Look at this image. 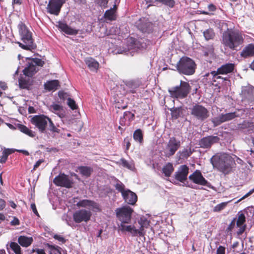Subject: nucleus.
Returning a JSON list of instances; mask_svg holds the SVG:
<instances>
[{
  "label": "nucleus",
  "instance_id": "864d4df0",
  "mask_svg": "<svg viewBox=\"0 0 254 254\" xmlns=\"http://www.w3.org/2000/svg\"><path fill=\"white\" fill-rule=\"evenodd\" d=\"M254 192V188L252 190H250L247 193H246L245 195H244L242 197H241L240 199L238 200L236 202V203H238L240 202L242 200L244 199L245 198H247V197L251 195L252 194H253Z\"/></svg>",
  "mask_w": 254,
  "mask_h": 254
},
{
  "label": "nucleus",
  "instance_id": "c756f323",
  "mask_svg": "<svg viewBox=\"0 0 254 254\" xmlns=\"http://www.w3.org/2000/svg\"><path fill=\"white\" fill-rule=\"evenodd\" d=\"M18 242L21 246L28 247L32 244L33 238L32 237L20 236L18 237Z\"/></svg>",
  "mask_w": 254,
  "mask_h": 254
},
{
  "label": "nucleus",
  "instance_id": "6e6d98bb",
  "mask_svg": "<svg viewBox=\"0 0 254 254\" xmlns=\"http://www.w3.org/2000/svg\"><path fill=\"white\" fill-rule=\"evenodd\" d=\"M54 238L62 243H64L65 242V239L61 235H55Z\"/></svg>",
  "mask_w": 254,
  "mask_h": 254
},
{
  "label": "nucleus",
  "instance_id": "0e129e2a",
  "mask_svg": "<svg viewBox=\"0 0 254 254\" xmlns=\"http://www.w3.org/2000/svg\"><path fill=\"white\" fill-rule=\"evenodd\" d=\"M0 87L1 88H2L3 90H5L6 87V84L5 82H0Z\"/></svg>",
  "mask_w": 254,
  "mask_h": 254
},
{
  "label": "nucleus",
  "instance_id": "e2e57ef3",
  "mask_svg": "<svg viewBox=\"0 0 254 254\" xmlns=\"http://www.w3.org/2000/svg\"><path fill=\"white\" fill-rule=\"evenodd\" d=\"M208 8L210 11H214L216 10V6L213 4H210L208 6Z\"/></svg>",
  "mask_w": 254,
  "mask_h": 254
},
{
  "label": "nucleus",
  "instance_id": "4468645a",
  "mask_svg": "<svg viewBox=\"0 0 254 254\" xmlns=\"http://www.w3.org/2000/svg\"><path fill=\"white\" fill-rule=\"evenodd\" d=\"M91 215L90 210L83 209L76 211L73 214V218L76 223L87 222L90 219Z\"/></svg>",
  "mask_w": 254,
  "mask_h": 254
},
{
  "label": "nucleus",
  "instance_id": "a878e982",
  "mask_svg": "<svg viewBox=\"0 0 254 254\" xmlns=\"http://www.w3.org/2000/svg\"><path fill=\"white\" fill-rule=\"evenodd\" d=\"M31 77L26 75L21 76L18 80L19 87L22 89H29L33 81Z\"/></svg>",
  "mask_w": 254,
  "mask_h": 254
},
{
  "label": "nucleus",
  "instance_id": "49530a36",
  "mask_svg": "<svg viewBox=\"0 0 254 254\" xmlns=\"http://www.w3.org/2000/svg\"><path fill=\"white\" fill-rule=\"evenodd\" d=\"M171 111L172 117L175 119L178 118L180 115L181 110L179 108H173Z\"/></svg>",
  "mask_w": 254,
  "mask_h": 254
},
{
  "label": "nucleus",
  "instance_id": "338daca9",
  "mask_svg": "<svg viewBox=\"0 0 254 254\" xmlns=\"http://www.w3.org/2000/svg\"><path fill=\"white\" fill-rule=\"evenodd\" d=\"M36 252L37 254H46L44 251L42 249H37Z\"/></svg>",
  "mask_w": 254,
  "mask_h": 254
},
{
  "label": "nucleus",
  "instance_id": "a211bd4d",
  "mask_svg": "<svg viewBox=\"0 0 254 254\" xmlns=\"http://www.w3.org/2000/svg\"><path fill=\"white\" fill-rule=\"evenodd\" d=\"M189 179L195 184L210 188V184L203 177L199 170L195 171L189 176Z\"/></svg>",
  "mask_w": 254,
  "mask_h": 254
},
{
  "label": "nucleus",
  "instance_id": "6ab92c4d",
  "mask_svg": "<svg viewBox=\"0 0 254 254\" xmlns=\"http://www.w3.org/2000/svg\"><path fill=\"white\" fill-rule=\"evenodd\" d=\"M76 206L78 207H85L93 211H99L100 207L98 204L96 202L88 199H83L79 201L76 203Z\"/></svg>",
  "mask_w": 254,
  "mask_h": 254
},
{
  "label": "nucleus",
  "instance_id": "20e7f679",
  "mask_svg": "<svg viewBox=\"0 0 254 254\" xmlns=\"http://www.w3.org/2000/svg\"><path fill=\"white\" fill-rule=\"evenodd\" d=\"M19 33L23 43L17 42L20 47L24 50H31L34 49L33 40L32 37V33L28 30L26 25L22 22H20L18 25Z\"/></svg>",
  "mask_w": 254,
  "mask_h": 254
},
{
  "label": "nucleus",
  "instance_id": "774afa93",
  "mask_svg": "<svg viewBox=\"0 0 254 254\" xmlns=\"http://www.w3.org/2000/svg\"><path fill=\"white\" fill-rule=\"evenodd\" d=\"M126 119H124V117L123 118H121L120 119V124L122 125V126H124L125 125V121H126Z\"/></svg>",
  "mask_w": 254,
  "mask_h": 254
},
{
  "label": "nucleus",
  "instance_id": "bb28decb",
  "mask_svg": "<svg viewBox=\"0 0 254 254\" xmlns=\"http://www.w3.org/2000/svg\"><path fill=\"white\" fill-rule=\"evenodd\" d=\"M241 56L244 58L254 56V44H249L242 50Z\"/></svg>",
  "mask_w": 254,
  "mask_h": 254
},
{
  "label": "nucleus",
  "instance_id": "6e6552de",
  "mask_svg": "<svg viewBox=\"0 0 254 254\" xmlns=\"http://www.w3.org/2000/svg\"><path fill=\"white\" fill-rule=\"evenodd\" d=\"M27 66L23 70L24 75L32 77L39 70L38 66H42L44 62L38 58L27 59Z\"/></svg>",
  "mask_w": 254,
  "mask_h": 254
},
{
  "label": "nucleus",
  "instance_id": "f257e3e1",
  "mask_svg": "<svg viewBox=\"0 0 254 254\" xmlns=\"http://www.w3.org/2000/svg\"><path fill=\"white\" fill-rule=\"evenodd\" d=\"M245 35L238 30L228 29L223 33L222 43L225 47L236 50L244 42Z\"/></svg>",
  "mask_w": 254,
  "mask_h": 254
},
{
  "label": "nucleus",
  "instance_id": "c85d7f7f",
  "mask_svg": "<svg viewBox=\"0 0 254 254\" xmlns=\"http://www.w3.org/2000/svg\"><path fill=\"white\" fill-rule=\"evenodd\" d=\"M84 61L86 64L91 70L96 71L98 69L99 64L98 62L93 58L88 57L85 59Z\"/></svg>",
  "mask_w": 254,
  "mask_h": 254
},
{
  "label": "nucleus",
  "instance_id": "412c9836",
  "mask_svg": "<svg viewBox=\"0 0 254 254\" xmlns=\"http://www.w3.org/2000/svg\"><path fill=\"white\" fill-rule=\"evenodd\" d=\"M189 173V167L185 165L181 166L175 173V179L180 182H183L187 179Z\"/></svg>",
  "mask_w": 254,
  "mask_h": 254
},
{
  "label": "nucleus",
  "instance_id": "1a4fd4ad",
  "mask_svg": "<svg viewBox=\"0 0 254 254\" xmlns=\"http://www.w3.org/2000/svg\"><path fill=\"white\" fill-rule=\"evenodd\" d=\"M143 48H144L143 45L139 41L130 38L128 40L127 48H120L117 50L116 54H125L127 55H130L133 56L135 52Z\"/></svg>",
  "mask_w": 254,
  "mask_h": 254
},
{
  "label": "nucleus",
  "instance_id": "9d476101",
  "mask_svg": "<svg viewBox=\"0 0 254 254\" xmlns=\"http://www.w3.org/2000/svg\"><path fill=\"white\" fill-rule=\"evenodd\" d=\"M181 145V143L180 140L175 137H170L163 148L164 156L170 157L174 155Z\"/></svg>",
  "mask_w": 254,
  "mask_h": 254
},
{
  "label": "nucleus",
  "instance_id": "b1692460",
  "mask_svg": "<svg viewBox=\"0 0 254 254\" xmlns=\"http://www.w3.org/2000/svg\"><path fill=\"white\" fill-rule=\"evenodd\" d=\"M58 27L61 31L68 35H74L78 33V30L71 28L67 24L62 21L58 22Z\"/></svg>",
  "mask_w": 254,
  "mask_h": 254
},
{
  "label": "nucleus",
  "instance_id": "0eeeda50",
  "mask_svg": "<svg viewBox=\"0 0 254 254\" xmlns=\"http://www.w3.org/2000/svg\"><path fill=\"white\" fill-rule=\"evenodd\" d=\"M117 190L122 193L125 201L128 204L133 205L137 201V197L135 193L125 188V185L118 182L115 185Z\"/></svg>",
  "mask_w": 254,
  "mask_h": 254
},
{
  "label": "nucleus",
  "instance_id": "393cba45",
  "mask_svg": "<svg viewBox=\"0 0 254 254\" xmlns=\"http://www.w3.org/2000/svg\"><path fill=\"white\" fill-rule=\"evenodd\" d=\"M235 68V64H234L228 63L222 65L220 67L217 68V72L222 75H226L233 72Z\"/></svg>",
  "mask_w": 254,
  "mask_h": 254
},
{
  "label": "nucleus",
  "instance_id": "f704fd0d",
  "mask_svg": "<svg viewBox=\"0 0 254 254\" xmlns=\"http://www.w3.org/2000/svg\"><path fill=\"white\" fill-rule=\"evenodd\" d=\"M174 171V167L171 163H168L162 168V172L166 177L170 176L171 174Z\"/></svg>",
  "mask_w": 254,
  "mask_h": 254
},
{
  "label": "nucleus",
  "instance_id": "5701e85b",
  "mask_svg": "<svg viewBox=\"0 0 254 254\" xmlns=\"http://www.w3.org/2000/svg\"><path fill=\"white\" fill-rule=\"evenodd\" d=\"M137 27L142 32L149 33L152 29L153 25L147 19L143 18L137 23Z\"/></svg>",
  "mask_w": 254,
  "mask_h": 254
},
{
  "label": "nucleus",
  "instance_id": "bf43d9fd",
  "mask_svg": "<svg viewBox=\"0 0 254 254\" xmlns=\"http://www.w3.org/2000/svg\"><path fill=\"white\" fill-rule=\"evenodd\" d=\"M31 208L32 210L33 213L38 216H39V213L37 210L36 205L35 203H32L31 204Z\"/></svg>",
  "mask_w": 254,
  "mask_h": 254
},
{
  "label": "nucleus",
  "instance_id": "13d9d810",
  "mask_svg": "<svg viewBox=\"0 0 254 254\" xmlns=\"http://www.w3.org/2000/svg\"><path fill=\"white\" fill-rule=\"evenodd\" d=\"M10 224L12 226H17L19 224V221L18 218L14 217L13 220L10 222Z\"/></svg>",
  "mask_w": 254,
  "mask_h": 254
},
{
  "label": "nucleus",
  "instance_id": "79ce46f5",
  "mask_svg": "<svg viewBox=\"0 0 254 254\" xmlns=\"http://www.w3.org/2000/svg\"><path fill=\"white\" fill-rule=\"evenodd\" d=\"M12 153L10 149H5L2 151V155L0 157V163H3L6 161L8 156Z\"/></svg>",
  "mask_w": 254,
  "mask_h": 254
},
{
  "label": "nucleus",
  "instance_id": "3c124183",
  "mask_svg": "<svg viewBox=\"0 0 254 254\" xmlns=\"http://www.w3.org/2000/svg\"><path fill=\"white\" fill-rule=\"evenodd\" d=\"M48 124H49V130H50L51 131H52L53 132H59V129L56 127V126H55V125L54 124V123H53V122L52 121L51 119H50V121L49 122Z\"/></svg>",
  "mask_w": 254,
  "mask_h": 254
},
{
  "label": "nucleus",
  "instance_id": "7ed1b4c3",
  "mask_svg": "<svg viewBox=\"0 0 254 254\" xmlns=\"http://www.w3.org/2000/svg\"><path fill=\"white\" fill-rule=\"evenodd\" d=\"M133 209L128 206H124L117 208L115 210L117 218L121 222L118 224V230L123 233L128 232L131 228V225H127V224L130 223Z\"/></svg>",
  "mask_w": 254,
  "mask_h": 254
},
{
  "label": "nucleus",
  "instance_id": "de8ad7c7",
  "mask_svg": "<svg viewBox=\"0 0 254 254\" xmlns=\"http://www.w3.org/2000/svg\"><path fill=\"white\" fill-rule=\"evenodd\" d=\"M236 226V219L235 218L232 221L231 223L228 226L227 229V233H230V234H231L232 232H233L234 229H235Z\"/></svg>",
  "mask_w": 254,
  "mask_h": 254
},
{
  "label": "nucleus",
  "instance_id": "f3484780",
  "mask_svg": "<svg viewBox=\"0 0 254 254\" xmlns=\"http://www.w3.org/2000/svg\"><path fill=\"white\" fill-rule=\"evenodd\" d=\"M238 117L235 112H231L226 114H222L219 116L212 118L211 122L214 127H217L221 124L230 121Z\"/></svg>",
  "mask_w": 254,
  "mask_h": 254
},
{
  "label": "nucleus",
  "instance_id": "aec40b11",
  "mask_svg": "<svg viewBox=\"0 0 254 254\" xmlns=\"http://www.w3.org/2000/svg\"><path fill=\"white\" fill-rule=\"evenodd\" d=\"M219 138L217 136H208L202 138L199 141L200 146L203 148H208L214 143L219 141Z\"/></svg>",
  "mask_w": 254,
  "mask_h": 254
},
{
  "label": "nucleus",
  "instance_id": "dca6fc26",
  "mask_svg": "<svg viewBox=\"0 0 254 254\" xmlns=\"http://www.w3.org/2000/svg\"><path fill=\"white\" fill-rule=\"evenodd\" d=\"M53 182L58 186L67 188H71L73 184L72 180L68 176L61 173L55 178Z\"/></svg>",
  "mask_w": 254,
  "mask_h": 254
},
{
  "label": "nucleus",
  "instance_id": "5fc2aeb1",
  "mask_svg": "<svg viewBox=\"0 0 254 254\" xmlns=\"http://www.w3.org/2000/svg\"><path fill=\"white\" fill-rule=\"evenodd\" d=\"M216 254H225V248L220 246L217 249Z\"/></svg>",
  "mask_w": 254,
  "mask_h": 254
},
{
  "label": "nucleus",
  "instance_id": "9b49d317",
  "mask_svg": "<svg viewBox=\"0 0 254 254\" xmlns=\"http://www.w3.org/2000/svg\"><path fill=\"white\" fill-rule=\"evenodd\" d=\"M50 119L44 115H35L31 118V122L40 132L45 133Z\"/></svg>",
  "mask_w": 254,
  "mask_h": 254
},
{
  "label": "nucleus",
  "instance_id": "69168bd1",
  "mask_svg": "<svg viewBox=\"0 0 254 254\" xmlns=\"http://www.w3.org/2000/svg\"><path fill=\"white\" fill-rule=\"evenodd\" d=\"M16 151L18 152H21L25 154V155H29V153L27 150H16Z\"/></svg>",
  "mask_w": 254,
  "mask_h": 254
},
{
  "label": "nucleus",
  "instance_id": "052dcab7",
  "mask_svg": "<svg viewBox=\"0 0 254 254\" xmlns=\"http://www.w3.org/2000/svg\"><path fill=\"white\" fill-rule=\"evenodd\" d=\"M43 162L44 160L43 159H40L38 161H37L35 165H34L33 170H36Z\"/></svg>",
  "mask_w": 254,
  "mask_h": 254
},
{
  "label": "nucleus",
  "instance_id": "f8f14e48",
  "mask_svg": "<svg viewBox=\"0 0 254 254\" xmlns=\"http://www.w3.org/2000/svg\"><path fill=\"white\" fill-rule=\"evenodd\" d=\"M138 223L140 225L139 229H136L134 226L131 225V228L129 230V233L132 236L142 237L145 235L144 229L147 228L149 226V221L144 216L140 217L138 220Z\"/></svg>",
  "mask_w": 254,
  "mask_h": 254
},
{
  "label": "nucleus",
  "instance_id": "c9c22d12",
  "mask_svg": "<svg viewBox=\"0 0 254 254\" xmlns=\"http://www.w3.org/2000/svg\"><path fill=\"white\" fill-rule=\"evenodd\" d=\"M154 3L158 4L159 3L165 5L170 8H173L175 5L174 0H155Z\"/></svg>",
  "mask_w": 254,
  "mask_h": 254
},
{
  "label": "nucleus",
  "instance_id": "2f4dec72",
  "mask_svg": "<svg viewBox=\"0 0 254 254\" xmlns=\"http://www.w3.org/2000/svg\"><path fill=\"white\" fill-rule=\"evenodd\" d=\"M59 86V82L57 80H53L47 82L44 84L45 88L49 91L56 90Z\"/></svg>",
  "mask_w": 254,
  "mask_h": 254
},
{
  "label": "nucleus",
  "instance_id": "4be33fe9",
  "mask_svg": "<svg viewBox=\"0 0 254 254\" xmlns=\"http://www.w3.org/2000/svg\"><path fill=\"white\" fill-rule=\"evenodd\" d=\"M246 217L244 214H239L238 219H236V226L238 228L236 233L238 235L242 234L246 230V225L245 224Z\"/></svg>",
  "mask_w": 254,
  "mask_h": 254
},
{
  "label": "nucleus",
  "instance_id": "a18cd8bd",
  "mask_svg": "<svg viewBox=\"0 0 254 254\" xmlns=\"http://www.w3.org/2000/svg\"><path fill=\"white\" fill-rule=\"evenodd\" d=\"M228 202H224L216 205L213 208L214 212H220L223 210L227 205Z\"/></svg>",
  "mask_w": 254,
  "mask_h": 254
},
{
  "label": "nucleus",
  "instance_id": "ddd939ff",
  "mask_svg": "<svg viewBox=\"0 0 254 254\" xmlns=\"http://www.w3.org/2000/svg\"><path fill=\"white\" fill-rule=\"evenodd\" d=\"M191 114L198 120L203 121L209 116V111L202 105L196 104L191 109Z\"/></svg>",
  "mask_w": 254,
  "mask_h": 254
},
{
  "label": "nucleus",
  "instance_id": "c03bdc74",
  "mask_svg": "<svg viewBox=\"0 0 254 254\" xmlns=\"http://www.w3.org/2000/svg\"><path fill=\"white\" fill-rule=\"evenodd\" d=\"M10 247L15 254H21V248L16 243L11 242Z\"/></svg>",
  "mask_w": 254,
  "mask_h": 254
},
{
  "label": "nucleus",
  "instance_id": "37998d69",
  "mask_svg": "<svg viewBox=\"0 0 254 254\" xmlns=\"http://www.w3.org/2000/svg\"><path fill=\"white\" fill-rule=\"evenodd\" d=\"M178 154H179L180 158H187L191 155V152L190 149H184L180 151Z\"/></svg>",
  "mask_w": 254,
  "mask_h": 254
},
{
  "label": "nucleus",
  "instance_id": "e433bc0d",
  "mask_svg": "<svg viewBox=\"0 0 254 254\" xmlns=\"http://www.w3.org/2000/svg\"><path fill=\"white\" fill-rule=\"evenodd\" d=\"M18 127L20 131L28 135L29 136L32 137L35 136L34 132L32 131L31 130L24 125H19Z\"/></svg>",
  "mask_w": 254,
  "mask_h": 254
},
{
  "label": "nucleus",
  "instance_id": "a19ab883",
  "mask_svg": "<svg viewBox=\"0 0 254 254\" xmlns=\"http://www.w3.org/2000/svg\"><path fill=\"white\" fill-rule=\"evenodd\" d=\"M203 35L206 40H209L214 37L215 33L212 29H209L203 32Z\"/></svg>",
  "mask_w": 254,
  "mask_h": 254
},
{
  "label": "nucleus",
  "instance_id": "423d86ee",
  "mask_svg": "<svg viewBox=\"0 0 254 254\" xmlns=\"http://www.w3.org/2000/svg\"><path fill=\"white\" fill-rule=\"evenodd\" d=\"M190 90V87L188 82L181 81L180 86L169 89L168 92L172 98L183 99L187 96Z\"/></svg>",
  "mask_w": 254,
  "mask_h": 254
},
{
  "label": "nucleus",
  "instance_id": "473e14b6",
  "mask_svg": "<svg viewBox=\"0 0 254 254\" xmlns=\"http://www.w3.org/2000/svg\"><path fill=\"white\" fill-rule=\"evenodd\" d=\"M125 84L130 89V91L132 93L135 92L134 89L138 87L140 84L138 81L133 80L126 81Z\"/></svg>",
  "mask_w": 254,
  "mask_h": 254
},
{
  "label": "nucleus",
  "instance_id": "58836bf2",
  "mask_svg": "<svg viewBox=\"0 0 254 254\" xmlns=\"http://www.w3.org/2000/svg\"><path fill=\"white\" fill-rule=\"evenodd\" d=\"M79 172L86 177H89L91 173L92 169L91 168L86 166H82L78 168Z\"/></svg>",
  "mask_w": 254,
  "mask_h": 254
},
{
  "label": "nucleus",
  "instance_id": "603ef678",
  "mask_svg": "<svg viewBox=\"0 0 254 254\" xmlns=\"http://www.w3.org/2000/svg\"><path fill=\"white\" fill-rule=\"evenodd\" d=\"M95 1L103 7H106L108 3V0H95Z\"/></svg>",
  "mask_w": 254,
  "mask_h": 254
},
{
  "label": "nucleus",
  "instance_id": "4d7b16f0",
  "mask_svg": "<svg viewBox=\"0 0 254 254\" xmlns=\"http://www.w3.org/2000/svg\"><path fill=\"white\" fill-rule=\"evenodd\" d=\"M58 95L61 99L64 100L66 99L68 97V94L64 92L63 91H59Z\"/></svg>",
  "mask_w": 254,
  "mask_h": 254
},
{
  "label": "nucleus",
  "instance_id": "ea45409f",
  "mask_svg": "<svg viewBox=\"0 0 254 254\" xmlns=\"http://www.w3.org/2000/svg\"><path fill=\"white\" fill-rule=\"evenodd\" d=\"M119 163L124 167L127 168L131 170H132L134 168V166L132 162H128L124 158H121L120 160Z\"/></svg>",
  "mask_w": 254,
  "mask_h": 254
},
{
  "label": "nucleus",
  "instance_id": "4c0bfd02",
  "mask_svg": "<svg viewBox=\"0 0 254 254\" xmlns=\"http://www.w3.org/2000/svg\"><path fill=\"white\" fill-rule=\"evenodd\" d=\"M133 137L135 141L140 143L143 142V134L140 129H137L134 131Z\"/></svg>",
  "mask_w": 254,
  "mask_h": 254
},
{
  "label": "nucleus",
  "instance_id": "72a5a7b5",
  "mask_svg": "<svg viewBox=\"0 0 254 254\" xmlns=\"http://www.w3.org/2000/svg\"><path fill=\"white\" fill-rule=\"evenodd\" d=\"M209 74H211L212 76V81L215 82H217L218 79H221L222 80H227V78L226 77H222L221 75V73H218L217 72V70L216 71H212L210 73H207L205 74L206 76H209Z\"/></svg>",
  "mask_w": 254,
  "mask_h": 254
},
{
  "label": "nucleus",
  "instance_id": "09e8293b",
  "mask_svg": "<svg viewBox=\"0 0 254 254\" xmlns=\"http://www.w3.org/2000/svg\"><path fill=\"white\" fill-rule=\"evenodd\" d=\"M67 104L68 106L72 109L74 110L77 108V105L75 103V102L73 99L70 98H67Z\"/></svg>",
  "mask_w": 254,
  "mask_h": 254
},
{
  "label": "nucleus",
  "instance_id": "f03ea898",
  "mask_svg": "<svg viewBox=\"0 0 254 254\" xmlns=\"http://www.w3.org/2000/svg\"><path fill=\"white\" fill-rule=\"evenodd\" d=\"M214 166L224 174L229 173L235 164L233 158L228 154L220 153L214 155L211 159Z\"/></svg>",
  "mask_w": 254,
  "mask_h": 254
},
{
  "label": "nucleus",
  "instance_id": "39448f33",
  "mask_svg": "<svg viewBox=\"0 0 254 254\" xmlns=\"http://www.w3.org/2000/svg\"><path fill=\"white\" fill-rule=\"evenodd\" d=\"M176 68L180 73L190 75L194 73L196 64L191 59L182 57L178 62Z\"/></svg>",
  "mask_w": 254,
  "mask_h": 254
},
{
  "label": "nucleus",
  "instance_id": "2eb2a0df",
  "mask_svg": "<svg viewBox=\"0 0 254 254\" xmlns=\"http://www.w3.org/2000/svg\"><path fill=\"white\" fill-rule=\"evenodd\" d=\"M65 0H50L47 6L48 12L58 15Z\"/></svg>",
  "mask_w": 254,
  "mask_h": 254
},
{
  "label": "nucleus",
  "instance_id": "7c9ffc66",
  "mask_svg": "<svg viewBox=\"0 0 254 254\" xmlns=\"http://www.w3.org/2000/svg\"><path fill=\"white\" fill-rule=\"evenodd\" d=\"M50 110L56 114L60 118H63L64 117V112L62 106L58 104H53L50 106Z\"/></svg>",
  "mask_w": 254,
  "mask_h": 254
},
{
  "label": "nucleus",
  "instance_id": "680f3d73",
  "mask_svg": "<svg viewBox=\"0 0 254 254\" xmlns=\"http://www.w3.org/2000/svg\"><path fill=\"white\" fill-rule=\"evenodd\" d=\"M5 206V201L0 198V211L2 210Z\"/></svg>",
  "mask_w": 254,
  "mask_h": 254
},
{
  "label": "nucleus",
  "instance_id": "8fccbe9b",
  "mask_svg": "<svg viewBox=\"0 0 254 254\" xmlns=\"http://www.w3.org/2000/svg\"><path fill=\"white\" fill-rule=\"evenodd\" d=\"M124 119L127 120L128 121L132 120L134 118V114L129 111L124 112Z\"/></svg>",
  "mask_w": 254,
  "mask_h": 254
},
{
  "label": "nucleus",
  "instance_id": "cd10ccee",
  "mask_svg": "<svg viewBox=\"0 0 254 254\" xmlns=\"http://www.w3.org/2000/svg\"><path fill=\"white\" fill-rule=\"evenodd\" d=\"M117 5L114 4L113 7L106 11L104 17L106 20L113 21L116 19Z\"/></svg>",
  "mask_w": 254,
  "mask_h": 254
}]
</instances>
